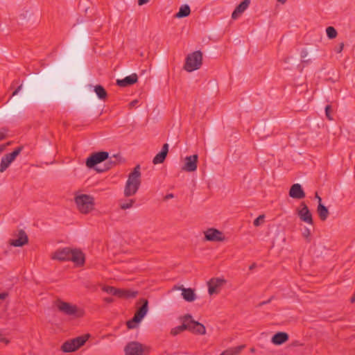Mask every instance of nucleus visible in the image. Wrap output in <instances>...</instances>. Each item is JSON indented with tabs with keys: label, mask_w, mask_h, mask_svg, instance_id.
<instances>
[{
	"label": "nucleus",
	"mask_w": 355,
	"mask_h": 355,
	"mask_svg": "<svg viewBox=\"0 0 355 355\" xmlns=\"http://www.w3.org/2000/svg\"><path fill=\"white\" fill-rule=\"evenodd\" d=\"M140 177V166L137 165L128 175L124 189V195L125 197L132 196L137 192L141 184Z\"/></svg>",
	"instance_id": "f257e3e1"
},
{
	"label": "nucleus",
	"mask_w": 355,
	"mask_h": 355,
	"mask_svg": "<svg viewBox=\"0 0 355 355\" xmlns=\"http://www.w3.org/2000/svg\"><path fill=\"white\" fill-rule=\"evenodd\" d=\"M202 64V53L200 51H196L187 56L184 69L188 72H191L200 69Z\"/></svg>",
	"instance_id": "f03ea898"
},
{
	"label": "nucleus",
	"mask_w": 355,
	"mask_h": 355,
	"mask_svg": "<svg viewBox=\"0 0 355 355\" xmlns=\"http://www.w3.org/2000/svg\"><path fill=\"white\" fill-rule=\"evenodd\" d=\"M75 202L82 214H88L94 206V198L87 194H81L75 198Z\"/></svg>",
	"instance_id": "7ed1b4c3"
},
{
	"label": "nucleus",
	"mask_w": 355,
	"mask_h": 355,
	"mask_svg": "<svg viewBox=\"0 0 355 355\" xmlns=\"http://www.w3.org/2000/svg\"><path fill=\"white\" fill-rule=\"evenodd\" d=\"M56 306L60 312L67 315L75 317H81L83 315V312L76 305L69 302L58 300L56 302Z\"/></svg>",
	"instance_id": "20e7f679"
},
{
	"label": "nucleus",
	"mask_w": 355,
	"mask_h": 355,
	"mask_svg": "<svg viewBox=\"0 0 355 355\" xmlns=\"http://www.w3.org/2000/svg\"><path fill=\"white\" fill-rule=\"evenodd\" d=\"M88 338V336H78L64 342L61 349L64 352H72L83 346Z\"/></svg>",
	"instance_id": "39448f33"
},
{
	"label": "nucleus",
	"mask_w": 355,
	"mask_h": 355,
	"mask_svg": "<svg viewBox=\"0 0 355 355\" xmlns=\"http://www.w3.org/2000/svg\"><path fill=\"white\" fill-rule=\"evenodd\" d=\"M146 350L148 351V347L137 341L128 343L124 349L125 355H146Z\"/></svg>",
	"instance_id": "423d86ee"
},
{
	"label": "nucleus",
	"mask_w": 355,
	"mask_h": 355,
	"mask_svg": "<svg viewBox=\"0 0 355 355\" xmlns=\"http://www.w3.org/2000/svg\"><path fill=\"white\" fill-rule=\"evenodd\" d=\"M109 157V153L105 151H100L92 154L86 160V166L88 168H94L98 164H100Z\"/></svg>",
	"instance_id": "0eeeda50"
},
{
	"label": "nucleus",
	"mask_w": 355,
	"mask_h": 355,
	"mask_svg": "<svg viewBox=\"0 0 355 355\" xmlns=\"http://www.w3.org/2000/svg\"><path fill=\"white\" fill-rule=\"evenodd\" d=\"M23 149V146H19L11 153L5 155L1 158L0 164V172H4L10 166V164L15 159L17 155L20 154Z\"/></svg>",
	"instance_id": "6e6552de"
},
{
	"label": "nucleus",
	"mask_w": 355,
	"mask_h": 355,
	"mask_svg": "<svg viewBox=\"0 0 355 355\" xmlns=\"http://www.w3.org/2000/svg\"><path fill=\"white\" fill-rule=\"evenodd\" d=\"M71 255V249L70 248H62L56 250L51 253V259L58 261H68Z\"/></svg>",
	"instance_id": "1a4fd4ad"
},
{
	"label": "nucleus",
	"mask_w": 355,
	"mask_h": 355,
	"mask_svg": "<svg viewBox=\"0 0 355 355\" xmlns=\"http://www.w3.org/2000/svg\"><path fill=\"white\" fill-rule=\"evenodd\" d=\"M297 215L302 221L309 225L313 224L312 214L304 202L300 203V208L297 209Z\"/></svg>",
	"instance_id": "9d476101"
},
{
	"label": "nucleus",
	"mask_w": 355,
	"mask_h": 355,
	"mask_svg": "<svg viewBox=\"0 0 355 355\" xmlns=\"http://www.w3.org/2000/svg\"><path fill=\"white\" fill-rule=\"evenodd\" d=\"M198 156L193 155L185 157V162L182 169L187 172H193L197 169Z\"/></svg>",
	"instance_id": "9b49d317"
},
{
	"label": "nucleus",
	"mask_w": 355,
	"mask_h": 355,
	"mask_svg": "<svg viewBox=\"0 0 355 355\" xmlns=\"http://www.w3.org/2000/svg\"><path fill=\"white\" fill-rule=\"evenodd\" d=\"M225 281L220 278H212L207 282L208 292L209 295L217 294L219 293L220 288L223 285Z\"/></svg>",
	"instance_id": "f8f14e48"
},
{
	"label": "nucleus",
	"mask_w": 355,
	"mask_h": 355,
	"mask_svg": "<svg viewBox=\"0 0 355 355\" xmlns=\"http://www.w3.org/2000/svg\"><path fill=\"white\" fill-rule=\"evenodd\" d=\"M205 236L206 240L209 241H223L225 240L223 232L214 228H209L205 231Z\"/></svg>",
	"instance_id": "ddd939ff"
},
{
	"label": "nucleus",
	"mask_w": 355,
	"mask_h": 355,
	"mask_svg": "<svg viewBox=\"0 0 355 355\" xmlns=\"http://www.w3.org/2000/svg\"><path fill=\"white\" fill-rule=\"evenodd\" d=\"M139 303H141V306L137 309L134 316L135 320L141 322L148 311V301L142 298L139 300Z\"/></svg>",
	"instance_id": "4468645a"
},
{
	"label": "nucleus",
	"mask_w": 355,
	"mask_h": 355,
	"mask_svg": "<svg viewBox=\"0 0 355 355\" xmlns=\"http://www.w3.org/2000/svg\"><path fill=\"white\" fill-rule=\"evenodd\" d=\"M28 238L23 230H20L17 234V239L10 241V244L15 247H21L28 243Z\"/></svg>",
	"instance_id": "2eb2a0df"
},
{
	"label": "nucleus",
	"mask_w": 355,
	"mask_h": 355,
	"mask_svg": "<svg viewBox=\"0 0 355 355\" xmlns=\"http://www.w3.org/2000/svg\"><path fill=\"white\" fill-rule=\"evenodd\" d=\"M305 193L301 184L296 183L291 186L289 190V196L295 199H302L305 197Z\"/></svg>",
	"instance_id": "dca6fc26"
},
{
	"label": "nucleus",
	"mask_w": 355,
	"mask_h": 355,
	"mask_svg": "<svg viewBox=\"0 0 355 355\" xmlns=\"http://www.w3.org/2000/svg\"><path fill=\"white\" fill-rule=\"evenodd\" d=\"M69 261L73 262L77 266H82L85 263V255L80 250L71 249Z\"/></svg>",
	"instance_id": "f3484780"
},
{
	"label": "nucleus",
	"mask_w": 355,
	"mask_h": 355,
	"mask_svg": "<svg viewBox=\"0 0 355 355\" xmlns=\"http://www.w3.org/2000/svg\"><path fill=\"white\" fill-rule=\"evenodd\" d=\"M174 289L181 290L182 295L184 300L191 302H193L196 299V295L195 294L194 290L191 288H184L183 286H175Z\"/></svg>",
	"instance_id": "a211bd4d"
},
{
	"label": "nucleus",
	"mask_w": 355,
	"mask_h": 355,
	"mask_svg": "<svg viewBox=\"0 0 355 355\" xmlns=\"http://www.w3.org/2000/svg\"><path fill=\"white\" fill-rule=\"evenodd\" d=\"M138 80L137 73H132L131 75L125 77L123 79L116 80V85L121 87H125L136 83Z\"/></svg>",
	"instance_id": "6ab92c4d"
},
{
	"label": "nucleus",
	"mask_w": 355,
	"mask_h": 355,
	"mask_svg": "<svg viewBox=\"0 0 355 355\" xmlns=\"http://www.w3.org/2000/svg\"><path fill=\"white\" fill-rule=\"evenodd\" d=\"M250 3V0H243L235 8L232 14L233 19H238L240 15L248 8Z\"/></svg>",
	"instance_id": "aec40b11"
},
{
	"label": "nucleus",
	"mask_w": 355,
	"mask_h": 355,
	"mask_svg": "<svg viewBox=\"0 0 355 355\" xmlns=\"http://www.w3.org/2000/svg\"><path fill=\"white\" fill-rule=\"evenodd\" d=\"M168 152V144H164L162 146V150L157 153L153 158V163L154 164H158L163 163L167 156Z\"/></svg>",
	"instance_id": "412c9836"
},
{
	"label": "nucleus",
	"mask_w": 355,
	"mask_h": 355,
	"mask_svg": "<svg viewBox=\"0 0 355 355\" xmlns=\"http://www.w3.org/2000/svg\"><path fill=\"white\" fill-rule=\"evenodd\" d=\"M288 334L285 332H277L272 338V342L275 345H282L288 340Z\"/></svg>",
	"instance_id": "4be33fe9"
},
{
	"label": "nucleus",
	"mask_w": 355,
	"mask_h": 355,
	"mask_svg": "<svg viewBox=\"0 0 355 355\" xmlns=\"http://www.w3.org/2000/svg\"><path fill=\"white\" fill-rule=\"evenodd\" d=\"M182 320L185 322L187 330L193 333L196 328V325L194 324H196L197 322L192 319L191 315L187 314L182 318Z\"/></svg>",
	"instance_id": "5701e85b"
},
{
	"label": "nucleus",
	"mask_w": 355,
	"mask_h": 355,
	"mask_svg": "<svg viewBox=\"0 0 355 355\" xmlns=\"http://www.w3.org/2000/svg\"><path fill=\"white\" fill-rule=\"evenodd\" d=\"M317 212L321 220L324 221L327 220L329 215V210L322 202L318 204Z\"/></svg>",
	"instance_id": "b1692460"
},
{
	"label": "nucleus",
	"mask_w": 355,
	"mask_h": 355,
	"mask_svg": "<svg viewBox=\"0 0 355 355\" xmlns=\"http://www.w3.org/2000/svg\"><path fill=\"white\" fill-rule=\"evenodd\" d=\"M119 293L117 295L119 297L123 298H135L137 294V291L128 290V289H119Z\"/></svg>",
	"instance_id": "393cba45"
},
{
	"label": "nucleus",
	"mask_w": 355,
	"mask_h": 355,
	"mask_svg": "<svg viewBox=\"0 0 355 355\" xmlns=\"http://www.w3.org/2000/svg\"><path fill=\"white\" fill-rule=\"evenodd\" d=\"M190 13V7L187 4H184L180 6L179 11L175 14V17L176 18H183L189 16Z\"/></svg>",
	"instance_id": "a878e982"
},
{
	"label": "nucleus",
	"mask_w": 355,
	"mask_h": 355,
	"mask_svg": "<svg viewBox=\"0 0 355 355\" xmlns=\"http://www.w3.org/2000/svg\"><path fill=\"white\" fill-rule=\"evenodd\" d=\"M244 347L245 345H239L237 347H231L222 352L221 355H238L241 352Z\"/></svg>",
	"instance_id": "bb28decb"
},
{
	"label": "nucleus",
	"mask_w": 355,
	"mask_h": 355,
	"mask_svg": "<svg viewBox=\"0 0 355 355\" xmlns=\"http://www.w3.org/2000/svg\"><path fill=\"white\" fill-rule=\"evenodd\" d=\"M94 92L100 99L104 100L106 98L107 94L103 86L100 85L95 86Z\"/></svg>",
	"instance_id": "cd10ccee"
},
{
	"label": "nucleus",
	"mask_w": 355,
	"mask_h": 355,
	"mask_svg": "<svg viewBox=\"0 0 355 355\" xmlns=\"http://www.w3.org/2000/svg\"><path fill=\"white\" fill-rule=\"evenodd\" d=\"M135 202V200L134 199H130L128 201L123 202L120 201L119 206L121 209H127L132 207L134 203Z\"/></svg>",
	"instance_id": "c85d7f7f"
},
{
	"label": "nucleus",
	"mask_w": 355,
	"mask_h": 355,
	"mask_svg": "<svg viewBox=\"0 0 355 355\" xmlns=\"http://www.w3.org/2000/svg\"><path fill=\"white\" fill-rule=\"evenodd\" d=\"M102 290L109 294L117 296L119 293V288H116L113 286H105L102 288Z\"/></svg>",
	"instance_id": "c756f323"
},
{
	"label": "nucleus",
	"mask_w": 355,
	"mask_h": 355,
	"mask_svg": "<svg viewBox=\"0 0 355 355\" xmlns=\"http://www.w3.org/2000/svg\"><path fill=\"white\" fill-rule=\"evenodd\" d=\"M184 330H187V327L185 325V322H182V325L178 326V327L172 329L171 331V334L173 336H176V335L180 334L181 332H182Z\"/></svg>",
	"instance_id": "7c9ffc66"
},
{
	"label": "nucleus",
	"mask_w": 355,
	"mask_h": 355,
	"mask_svg": "<svg viewBox=\"0 0 355 355\" xmlns=\"http://www.w3.org/2000/svg\"><path fill=\"white\" fill-rule=\"evenodd\" d=\"M195 325H196V328H195L193 334H200V335H205L206 334L205 327L202 324H201L200 322H196V324Z\"/></svg>",
	"instance_id": "2f4dec72"
},
{
	"label": "nucleus",
	"mask_w": 355,
	"mask_h": 355,
	"mask_svg": "<svg viewBox=\"0 0 355 355\" xmlns=\"http://www.w3.org/2000/svg\"><path fill=\"white\" fill-rule=\"evenodd\" d=\"M327 37L329 39H334L337 36V31L333 26H329L326 29Z\"/></svg>",
	"instance_id": "473e14b6"
},
{
	"label": "nucleus",
	"mask_w": 355,
	"mask_h": 355,
	"mask_svg": "<svg viewBox=\"0 0 355 355\" xmlns=\"http://www.w3.org/2000/svg\"><path fill=\"white\" fill-rule=\"evenodd\" d=\"M140 322V321L135 320V316L127 322V327L128 329H135L137 327V324Z\"/></svg>",
	"instance_id": "72a5a7b5"
},
{
	"label": "nucleus",
	"mask_w": 355,
	"mask_h": 355,
	"mask_svg": "<svg viewBox=\"0 0 355 355\" xmlns=\"http://www.w3.org/2000/svg\"><path fill=\"white\" fill-rule=\"evenodd\" d=\"M116 164V162H113V161H109L107 164H106V167L105 168H96V170L99 172V173H101V172H103V171H105L108 169H110V168L112 167V166L115 165Z\"/></svg>",
	"instance_id": "f704fd0d"
},
{
	"label": "nucleus",
	"mask_w": 355,
	"mask_h": 355,
	"mask_svg": "<svg viewBox=\"0 0 355 355\" xmlns=\"http://www.w3.org/2000/svg\"><path fill=\"white\" fill-rule=\"evenodd\" d=\"M331 112H332V108H331V106L329 105H327L326 107H325V114H326V116L327 118L331 121L333 120V117L331 116Z\"/></svg>",
	"instance_id": "c9c22d12"
},
{
	"label": "nucleus",
	"mask_w": 355,
	"mask_h": 355,
	"mask_svg": "<svg viewBox=\"0 0 355 355\" xmlns=\"http://www.w3.org/2000/svg\"><path fill=\"white\" fill-rule=\"evenodd\" d=\"M264 215L259 216L253 222L255 227H258L261 225V223L263 220Z\"/></svg>",
	"instance_id": "e433bc0d"
},
{
	"label": "nucleus",
	"mask_w": 355,
	"mask_h": 355,
	"mask_svg": "<svg viewBox=\"0 0 355 355\" xmlns=\"http://www.w3.org/2000/svg\"><path fill=\"white\" fill-rule=\"evenodd\" d=\"M344 43L343 42H341L337 46L335 47L334 49V51L337 53H340L342 52V51L343 50V48H344Z\"/></svg>",
	"instance_id": "4c0bfd02"
},
{
	"label": "nucleus",
	"mask_w": 355,
	"mask_h": 355,
	"mask_svg": "<svg viewBox=\"0 0 355 355\" xmlns=\"http://www.w3.org/2000/svg\"><path fill=\"white\" fill-rule=\"evenodd\" d=\"M22 84H21L12 94V96L9 98L8 101L10 100V98L17 95L20 91L21 89H22Z\"/></svg>",
	"instance_id": "58836bf2"
},
{
	"label": "nucleus",
	"mask_w": 355,
	"mask_h": 355,
	"mask_svg": "<svg viewBox=\"0 0 355 355\" xmlns=\"http://www.w3.org/2000/svg\"><path fill=\"white\" fill-rule=\"evenodd\" d=\"M308 54H309V52H308L307 49H303L301 51L300 55H301L302 58H305L306 57H307Z\"/></svg>",
	"instance_id": "ea45409f"
},
{
	"label": "nucleus",
	"mask_w": 355,
	"mask_h": 355,
	"mask_svg": "<svg viewBox=\"0 0 355 355\" xmlns=\"http://www.w3.org/2000/svg\"><path fill=\"white\" fill-rule=\"evenodd\" d=\"M311 234V232H310V230L309 228H305V230H304L303 233H302V235L305 238H308Z\"/></svg>",
	"instance_id": "a19ab883"
},
{
	"label": "nucleus",
	"mask_w": 355,
	"mask_h": 355,
	"mask_svg": "<svg viewBox=\"0 0 355 355\" xmlns=\"http://www.w3.org/2000/svg\"><path fill=\"white\" fill-rule=\"evenodd\" d=\"M6 137V130H1L0 131V141L4 139Z\"/></svg>",
	"instance_id": "79ce46f5"
},
{
	"label": "nucleus",
	"mask_w": 355,
	"mask_h": 355,
	"mask_svg": "<svg viewBox=\"0 0 355 355\" xmlns=\"http://www.w3.org/2000/svg\"><path fill=\"white\" fill-rule=\"evenodd\" d=\"M150 0H138V4L142 6L149 2Z\"/></svg>",
	"instance_id": "37998d69"
},
{
	"label": "nucleus",
	"mask_w": 355,
	"mask_h": 355,
	"mask_svg": "<svg viewBox=\"0 0 355 355\" xmlns=\"http://www.w3.org/2000/svg\"><path fill=\"white\" fill-rule=\"evenodd\" d=\"M137 103H138V101H137V100H134V101H131V102L130 103V107H135V106L137 104Z\"/></svg>",
	"instance_id": "c03bdc74"
},
{
	"label": "nucleus",
	"mask_w": 355,
	"mask_h": 355,
	"mask_svg": "<svg viewBox=\"0 0 355 355\" xmlns=\"http://www.w3.org/2000/svg\"><path fill=\"white\" fill-rule=\"evenodd\" d=\"M8 296L7 293H0V300H4Z\"/></svg>",
	"instance_id": "a18cd8bd"
},
{
	"label": "nucleus",
	"mask_w": 355,
	"mask_h": 355,
	"mask_svg": "<svg viewBox=\"0 0 355 355\" xmlns=\"http://www.w3.org/2000/svg\"><path fill=\"white\" fill-rule=\"evenodd\" d=\"M105 300V302H106L107 303H112V302H113V301H114L113 298H112V297H106V298H105V300Z\"/></svg>",
	"instance_id": "49530a36"
},
{
	"label": "nucleus",
	"mask_w": 355,
	"mask_h": 355,
	"mask_svg": "<svg viewBox=\"0 0 355 355\" xmlns=\"http://www.w3.org/2000/svg\"><path fill=\"white\" fill-rule=\"evenodd\" d=\"M315 198L318 200V204L322 202L321 198L318 196V193H315Z\"/></svg>",
	"instance_id": "de8ad7c7"
},
{
	"label": "nucleus",
	"mask_w": 355,
	"mask_h": 355,
	"mask_svg": "<svg viewBox=\"0 0 355 355\" xmlns=\"http://www.w3.org/2000/svg\"><path fill=\"white\" fill-rule=\"evenodd\" d=\"M173 198V193H169V194H167L165 197L166 199H169V198Z\"/></svg>",
	"instance_id": "09e8293b"
},
{
	"label": "nucleus",
	"mask_w": 355,
	"mask_h": 355,
	"mask_svg": "<svg viewBox=\"0 0 355 355\" xmlns=\"http://www.w3.org/2000/svg\"><path fill=\"white\" fill-rule=\"evenodd\" d=\"M256 266H257L256 263H252V264L249 267V269H250V270H253L254 268H256Z\"/></svg>",
	"instance_id": "8fccbe9b"
},
{
	"label": "nucleus",
	"mask_w": 355,
	"mask_h": 355,
	"mask_svg": "<svg viewBox=\"0 0 355 355\" xmlns=\"http://www.w3.org/2000/svg\"><path fill=\"white\" fill-rule=\"evenodd\" d=\"M271 299H269L268 300L266 301V302H263L259 304V306H262L263 304H268L270 302Z\"/></svg>",
	"instance_id": "3c124183"
},
{
	"label": "nucleus",
	"mask_w": 355,
	"mask_h": 355,
	"mask_svg": "<svg viewBox=\"0 0 355 355\" xmlns=\"http://www.w3.org/2000/svg\"><path fill=\"white\" fill-rule=\"evenodd\" d=\"M351 302H352V303L355 302V293L354 294V295H353V296H352V297L351 298Z\"/></svg>",
	"instance_id": "603ef678"
},
{
	"label": "nucleus",
	"mask_w": 355,
	"mask_h": 355,
	"mask_svg": "<svg viewBox=\"0 0 355 355\" xmlns=\"http://www.w3.org/2000/svg\"><path fill=\"white\" fill-rule=\"evenodd\" d=\"M287 0H277L278 2L284 3Z\"/></svg>",
	"instance_id": "864d4df0"
},
{
	"label": "nucleus",
	"mask_w": 355,
	"mask_h": 355,
	"mask_svg": "<svg viewBox=\"0 0 355 355\" xmlns=\"http://www.w3.org/2000/svg\"><path fill=\"white\" fill-rule=\"evenodd\" d=\"M4 148V145H1L0 146V150H3Z\"/></svg>",
	"instance_id": "5fc2aeb1"
},
{
	"label": "nucleus",
	"mask_w": 355,
	"mask_h": 355,
	"mask_svg": "<svg viewBox=\"0 0 355 355\" xmlns=\"http://www.w3.org/2000/svg\"><path fill=\"white\" fill-rule=\"evenodd\" d=\"M220 355H221V354Z\"/></svg>",
	"instance_id": "6e6d98bb"
}]
</instances>
